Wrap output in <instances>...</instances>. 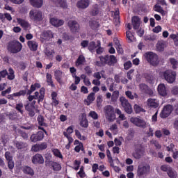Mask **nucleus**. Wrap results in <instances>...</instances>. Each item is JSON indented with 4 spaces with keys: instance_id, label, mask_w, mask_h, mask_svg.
<instances>
[{
    "instance_id": "cd10ccee",
    "label": "nucleus",
    "mask_w": 178,
    "mask_h": 178,
    "mask_svg": "<svg viewBox=\"0 0 178 178\" xmlns=\"http://www.w3.org/2000/svg\"><path fill=\"white\" fill-rule=\"evenodd\" d=\"M17 22L18 24H20L21 27L24 29V30H27L30 27V24L29 22L22 18H17Z\"/></svg>"
},
{
    "instance_id": "5701e85b",
    "label": "nucleus",
    "mask_w": 178,
    "mask_h": 178,
    "mask_svg": "<svg viewBox=\"0 0 178 178\" xmlns=\"http://www.w3.org/2000/svg\"><path fill=\"white\" fill-rule=\"evenodd\" d=\"M15 147L17 148V149H26L29 147V144L26 142L22 141H15L14 143Z\"/></svg>"
},
{
    "instance_id": "7c9ffc66",
    "label": "nucleus",
    "mask_w": 178,
    "mask_h": 178,
    "mask_svg": "<svg viewBox=\"0 0 178 178\" xmlns=\"http://www.w3.org/2000/svg\"><path fill=\"white\" fill-rule=\"evenodd\" d=\"M27 45L31 51H37L38 49V44L34 40H29Z\"/></svg>"
},
{
    "instance_id": "a19ab883",
    "label": "nucleus",
    "mask_w": 178,
    "mask_h": 178,
    "mask_svg": "<svg viewBox=\"0 0 178 178\" xmlns=\"http://www.w3.org/2000/svg\"><path fill=\"white\" fill-rule=\"evenodd\" d=\"M45 55L49 58V59H52L54 58V55H55V51L51 50L49 49H45Z\"/></svg>"
},
{
    "instance_id": "1a4fd4ad",
    "label": "nucleus",
    "mask_w": 178,
    "mask_h": 178,
    "mask_svg": "<svg viewBox=\"0 0 178 178\" xmlns=\"http://www.w3.org/2000/svg\"><path fill=\"white\" fill-rule=\"evenodd\" d=\"M120 101L121 102L122 106L124 108V111L129 115H131L133 113V107H131V104L129 103V100L126 99V97H120Z\"/></svg>"
},
{
    "instance_id": "393cba45",
    "label": "nucleus",
    "mask_w": 178,
    "mask_h": 178,
    "mask_svg": "<svg viewBox=\"0 0 178 178\" xmlns=\"http://www.w3.org/2000/svg\"><path fill=\"white\" fill-rule=\"evenodd\" d=\"M55 5L63 8V9H67V1L66 0H51Z\"/></svg>"
},
{
    "instance_id": "e433bc0d",
    "label": "nucleus",
    "mask_w": 178,
    "mask_h": 178,
    "mask_svg": "<svg viewBox=\"0 0 178 178\" xmlns=\"http://www.w3.org/2000/svg\"><path fill=\"white\" fill-rule=\"evenodd\" d=\"M154 10L155 12H158L159 13H161V15L162 16H165V15H166V13H165V10H163V8L161 6H159L158 4H155L154 6Z\"/></svg>"
},
{
    "instance_id": "5fc2aeb1",
    "label": "nucleus",
    "mask_w": 178,
    "mask_h": 178,
    "mask_svg": "<svg viewBox=\"0 0 178 178\" xmlns=\"http://www.w3.org/2000/svg\"><path fill=\"white\" fill-rule=\"evenodd\" d=\"M126 35H127V40H128V42H132L133 37H134V35H133V33H131V32L130 31H128L126 32Z\"/></svg>"
},
{
    "instance_id": "473e14b6",
    "label": "nucleus",
    "mask_w": 178,
    "mask_h": 178,
    "mask_svg": "<svg viewBox=\"0 0 178 178\" xmlns=\"http://www.w3.org/2000/svg\"><path fill=\"white\" fill-rule=\"evenodd\" d=\"M31 2V5L33 6V8H42L43 3H44V0H29Z\"/></svg>"
},
{
    "instance_id": "4be33fe9",
    "label": "nucleus",
    "mask_w": 178,
    "mask_h": 178,
    "mask_svg": "<svg viewBox=\"0 0 178 178\" xmlns=\"http://www.w3.org/2000/svg\"><path fill=\"white\" fill-rule=\"evenodd\" d=\"M157 91L161 97H166L168 95V92L166 91V86L163 83H160L158 86Z\"/></svg>"
},
{
    "instance_id": "49530a36",
    "label": "nucleus",
    "mask_w": 178,
    "mask_h": 178,
    "mask_svg": "<svg viewBox=\"0 0 178 178\" xmlns=\"http://www.w3.org/2000/svg\"><path fill=\"white\" fill-rule=\"evenodd\" d=\"M167 175L170 178H177V173H176V172L173 171V168L172 167L168 171Z\"/></svg>"
},
{
    "instance_id": "b1692460",
    "label": "nucleus",
    "mask_w": 178,
    "mask_h": 178,
    "mask_svg": "<svg viewBox=\"0 0 178 178\" xmlns=\"http://www.w3.org/2000/svg\"><path fill=\"white\" fill-rule=\"evenodd\" d=\"M50 23L52 26H54V27H60V26H63L65 21L58 19L57 18H51Z\"/></svg>"
},
{
    "instance_id": "bf43d9fd",
    "label": "nucleus",
    "mask_w": 178,
    "mask_h": 178,
    "mask_svg": "<svg viewBox=\"0 0 178 178\" xmlns=\"http://www.w3.org/2000/svg\"><path fill=\"white\" fill-rule=\"evenodd\" d=\"M12 92V87L8 88L6 90L1 92V97H5L6 94H10Z\"/></svg>"
},
{
    "instance_id": "4c0bfd02",
    "label": "nucleus",
    "mask_w": 178,
    "mask_h": 178,
    "mask_svg": "<svg viewBox=\"0 0 178 178\" xmlns=\"http://www.w3.org/2000/svg\"><path fill=\"white\" fill-rule=\"evenodd\" d=\"M46 80L48 86H50L51 87H55V84H54V81H52V75L51 74H46Z\"/></svg>"
},
{
    "instance_id": "72a5a7b5",
    "label": "nucleus",
    "mask_w": 178,
    "mask_h": 178,
    "mask_svg": "<svg viewBox=\"0 0 178 178\" xmlns=\"http://www.w3.org/2000/svg\"><path fill=\"white\" fill-rule=\"evenodd\" d=\"M84 63H86V57L83 55H79L75 61L76 67H79V66H81V65H84Z\"/></svg>"
},
{
    "instance_id": "c9c22d12",
    "label": "nucleus",
    "mask_w": 178,
    "mask_h": 178,
    "mask_svg": "<svg viewBox=\"0 0 178 178\" xmlns=\"http://www.w3.org/2000/svg\"><path fill=\"white\" fill-rule=\"evenodd\" d=\"M24 107L30 118H34V116H35V111H34L35 108L30 107V106H24Z\"/></svg>"
},
{
    "instance_id": "ddd939ff",
    "label": "nucleus",
    "mask_w": 178,
    "mask_h": 178,
    "mask_svg": "<svg viewBox=\"0 0 178 178\" xmlns=\"http://www.w3.org/2000/svg\"><path fill=\"white\" fill-rule=\"evenodd\" d=\"M45 135L42 131H38L36 134H33L30 137L31 143H38V141H42Z\"/></svg>"
},
{
    "instance_id": "a211bd4d",
    "label": "nucleus",
    "mask_w": 178,
    "mask_h": 178,
    "mask_svg": "<svg viewBox=\"0 0 178 178\" xmlns=\"http://www.w3.org/2000/svg\"><path fill=\"white\" fill-rule=\"evenodd\" d=\"M32 163L34 165H42L44 163V157L40 154H36L32 157Z\"/></svg>"
},
{
    "instance_id": "f8f14e48",
    "label": "nucleus",
    "mask_w": 178,
    "mask_h": 178,
    "mask_svg": "<svg viewBox=\"0 0 178 178\" xmlns=\"http://www.w3.org/2000/svg\"><path fill=\"white\" fill-rule=\"evenodd\" d=\"M131 123L135 124V126H137V127H140V129H145L147 127V122H145V120L140 118H137V117L131 118Z\"/></svg>"
},
{
    "instance_id": "6e6552de",
    "label": "nucleus",
    "mask_w": 178,
    "mask_h": 178,
    "mask_svg": "<svg viewBox=\"0 0 178 178\" xmlns=\"http://www.w3.org/2000/svg\"><path fill=\"white\" fill-rule=\"evenodd\" d=\"M45 166L50 168V169H52L54 172H60V170H62V165L60 163L53 161L51 159H46Z\"/></svg>"
},
{
    "instance_id": "dca6fc26",
    "label": "nucleus",
    "mask_w": 178,
    "mask_h": 178,
    "mask_svg": "<svg viewBox=\"0 0 178 178\" xmlns=\"http://www.w3.org/2000/svg\"><path fill=\"white\" fill-rule=\"evenodd\" d=\"M139 88L142 92H144V94H147V95H149L150 97L154 95V91L145 83H141L139 86Z\"/></svg>"
},
{
    "instance_id": "3c124183",
    "label": "nucleus",
    "mask_w": 178,
    "mask_h": 178,
    "mask_svg": "<svg viewBox=\"0 0 178 178\" xmlns=\"http://www.w3.org/2000/svg\"><path fill=\"white\" fill-rule=\"evenodd\" d=\"M43 37H44V38H54V34L51 31H46L43 33Z\"/></svg>"
},
{
    "instance_id": "4d7b16f0",
    "label": "nucleus",
    "mask_w": 178,
    "mask_h": 178,
    "mask_svg": "<svg viewBox=\"0 0 178 178\" xmlns=\"http://www.w3.org/2000/svg\"><path fill=\"white\" fill-rule=\"evenodd\" d=\"M98 13H99V10L97 7H94L90 12L91 16H97Z\"/></svg>"
},
{
    "instance_id": "603ef678",
    "label": "nucleus",
    "mask_w": 178,
    "mask_h": 178,
    "mask_svg": "<svg viewBox=\"0 0 178 178\" xmlns=\"http://www.w3.org/2000/svg\"><path fill=\"white\" fill-rule=\"evenodd\" d=\"M75 136L79 138V140H82L83 141H85L86 136H81V133H80V131L76 129L75 130Z\"/></svg>"
},
{
    "instance_id": "f3484780",
    "label": "nucleus",
    "mask_w": 178,
    "mask_h": 178,
    "mask_svg": "<svg viewBox=\"0 0 178 178\" xmlns=\"http://www.w3.org/2000/svg\"><path fill=\"white\" fill-rule=\"evenodd\" d=\"M34 96L37 98L38 104L42 102L44 98H45V88H41L40 89V92H35Z\"/></svg>"
},
{
    "instance_id": "2f4dec72",
    "label": "nucleus",
    "mask_w": 178,
    "mask_h": 178,
    "mask_svg": "<svg viewBox=\"0 0 178 178\" xmlns=\"http://www.w3.org/2000/svg\"><path fill=\"white\" fill-rule=\"evenodd\" d=\"M63 76V72L60 70H56L54 72L55 79L59 84H62V76Z\"/></svg>"
},
{
    "instance_id": "37998d69",
    "label": "nucleus",
    "mask_w": 178,
    "mask_h": 178,
    "mask_svg": "<svg viewBox=\"0 0 178 178\" xmlns=\"http://www.w3.org/2000/svg\"><path fill=\"white\" fill-rule=\"evenodd\" d=\"M104 102V99H102V95H98L96 99L97 102V106L99 108V109H101L102 108V102Z\"/></svg>"
},
{
    "instance_id": "79ce46f5",
    "label": "nucleus",
    "mask_w": 178,
    "mask_h": 178,
    "mask_svg": "<svg viewBox=\"0 0 178 178\" xmlns=\"http://www.w3.org/2000/svg\"><path fill=\"white\" fill-rule=\"evenodd\" d=\"M88 99V102H89V104H88V105H90V104L94 102V101H95V93L94 92H90L87 97Z\"/></svg>"
},
{
    "instance_id": "39448f33",
    "label": "nucleus",
    "mask_w": 178,
    "mask_h": 178,
    "mask_svg": "<svg viewBox=\"0 0 178 178\" xmlns=\"http://www.w3.org/2000/svg\"><path fill=\"white\" fill-rule=\"evenodd\" d=\"M176 72L172 70H167L163 72V76L168 83H170V84H172L176 81Z\"/></svg>"
},
{
    "instance_id": "4468645a",
    "label": "nucleus",
    "mask_w": 178,
    "mask_h": 178,
    "mask_svg": "<svg viewBox=\"0 0 178 178\" xmlns=\"http://www.w3.org/2000/svg\"><path fill=\"white\" fill-rule=\"evenodd\" d=\"M4 156L8 162V169H10V170H13L15 168V161H13V156H12V154L10 152H6Z\"/></svg>"
},
{
    "instance_id": "680f3d73",
    "label": "nucleus",
    "mask_w": 178,
    "mask_h": 178,
    "mask_svg": "<svg viewBox=\"0 0 178 178\" xmlns=\"http://www.w3.org/2000/svg\"><path fill=\"white\" fill-rule=\"evenodd\" d=\"M133 73H134V70L131 69L127 73V77L129 80H133Z\"/></svg>"
},
{
    "instance_id": "6ab92c4d",
    "label": "nucleus",
    "mask_w": 178,
    "mask_h": 178,
    "mask_svg": "<svg viewBox=\"0 0 178 178\" xmlns=\"http://www.w3.org/2000/svg\"><path fill=\"white\" fill-rule=\"evenodd\" d=\"M26 92H27V90H22L15 93L8 95L7 96V98H8V99H10L11 101H13V99H15V97H24V95H26Z\"/></svg>"
},
{
    "instance_id": "0e129e2a",
    "label": "nucleus",
    "mask_w": 178,
    "mask_h": 178,
    "mask_svg": "<svg viewBox=\"0 0 178 178\" xmlns=\"http://www.w3.org/2000/svg\"><path fill=\"white\" fill-rule=\"evenodd\" d=\"M172 167L168 165H163L161 166V170H162L163 172H169V170Z\"/></svg>"
},
{
    "instance_id": "a878e982",
    "label": "nucleus",
    "mask_w": 178,
    "mask_h": 178,
    "mask_svg": "<svg viewBox=\"0 0 178 178\" xmlns=\"http://www.w3.org/2000/svg\"><path fill=\"white\" fill-rule=\"evenodd\" d=\"M99 22H98V19H95V18H92L89 21V26L92 30H97L99 27Z\"/></svg>"
},
{
    "instance_id": "2eb2a0df",
    "label": "nucleus",
    "mask_w": 178,
    "mask_h": 178,
    "mask_svg": "<svg viewBox=\"0 0 178 178\" xmlns=\"http://www.w3.org/2000/svg\"><path fill=\"white\" fill-rule=\"evenodd\" d=\"M48 148V144L45 142L42 143L41 144H35L32 146L31 151L33 152H40V151H44Z\"/></svg>"
},
{
    "instance_id": "ea45409f",
    "label": "nucleus",
    "mask_w": 178,
    "mask_h": 178,
    "mask_svg": "<svg viewBox=\"0 0 178 178\" xmlns=\"http://www.w3.org/2000/svg\"><path fill=\"white\" fill-rule=\"evenodd\" d=\"M24 106L23 105V103H18L15 106V109L19 112V113H21V115H23L24 113Z\"/></svg>"
},
{
    "instance_id": "f704fd0d",
    "label": "nucleus",
    "mask_w": 178,
    "mask_h": 178,
    "mask_svg": "<svg viewBox=\"0 0 178 178\" xmlns=\"http://www.w3.org/2000/svg\"><path fill=\"white\" fill-rule=\"evenodd\" d=\"M147 105L150 108H154V109H156V108H158V106H159V104L156 102V99H148Z\"/></svg>"
},
{
    "instance_id": "13d9d810",
    "label": "nucleus",
    "mask_w": 178,
    "mask_h": 178,
    "mask_svg": "<svg viewBox=\"0 0 178 178\" xmlns=\"http://www.w3.org/2000/svg\"><path fill=\"white\" fill-rule=\"evenodd\" d=\"M131 66H133V64L130 60L127 61L126 63H124V69H125V70H129V69H130Z\"/></svg>"
},
{
    "instance_id": "0eeeda50",
    "label": "nucleus",
    "mask_w": 178,
    "mask_h": 178,
    "mask_svg": "<svg viewBox=\"0 0 178 178\" xmlns=\"http://www.w3.org/2000/svg\"><path fill=\"white\" fill-rule=\"evenodd\" d=\"M29 17L33 22L38 23V22L42 21V12L40 10H31L29 13Z\"/></svg>"
},
{
    "instance_id": "9b49d317",
    "label": "nucleus",
    "mask_w": 178,
    "mask_h": 178,
    "mask_svg": "<svg viewBox=\"0 0 178 178\" xmlns=\"http://www.w3.org/2000/svg\"><path fill=\"white\" fill-rule=\"evenodd\" d=\"M67 26L73 34L79 33L80 31V24L76 20H70L67 22Z\"/></svg>"
},
{
    "instance_id": "f03ea898",
    "label": "nucleus",
    "mask_w": 178,
    "mask_h": 178,
    "mask_svg": "<svg viewBox=\"0 0 178 178\" xmlns=\"http://www.w3.org/2000/svg\"><path fill=\"white\" fill-rule=\"evenodd\" d=\"M23 48V44L18 40H11L8 43L7 49L10 54H19Z\"/></svg>"
},
{
    "instance_id": "c756f323",
    "label": "nucleus",
    "mask_w": 178,
    "mask_h": 178,
    "mask_svg": "<svg viewBox=\"0 0 178 178\" xmlns=\"http://www.w3.org/2000/svg\"><path fill=\"white\" fill-rule=\"evenodd\" d=\"M80 126H81V127H84L85 129L88 127V120H87V115H86V113H82L81 115Z\"/></svg>"
},
{
    "instance_id": "c85d7f7f",
    "label": "nucleus",
    "mask_w": 178,
    "mask_h": 178,
    "mask_svg": "<svg viewBox=\"0 0 178 178\" xmlns=\"http://www.w3.org/2000/svg\"><path fill=\"white\" fill-rule=\"evenodd\" d=\"M37 88H41V84L39 83H35L34 84H32L31 86L30 90H28L26 94L27 95H31V94H33V92H34Z\"/></svg>"
},
{
    "instance_id": "9d476101",
    "label": "nucleus",
    "mask_w": 178,
    "mask_h": 178,
    "mask_svg": "<svg viewBox=\"0 0 178 178\" xmlns=\"http://www.w3.org/2000/svg\"><path fill=\"white\" fill-rule=\"evenodd\" d=\"M173 112V106L168 104L163 106V110L160 113L161 119H166Z\"/></svg>"
},
{
    "instance_id": "20e7f679",
    "label": "nucleus",
    "mask_w": 178,
    "mask_h": 178,
    "mask_svg": "<svg viewBox=\"0 0 178 178\" xmlns=\"http://www.w3.org/2000/svg\"><path fill=\"white\" fill-rule=\"evenodd\" d=\"M106 118L108 122H113L116 119V115L115 114V108L111 105H107L104 108Z\"/></svg>"
},
{
    "instance_id": "864d4df0",
    "label": "nucleus",
    "mask_w": 178,
    "mask_h": 178,
    "mask_svg": "<svg viewBox=\"0 0 178 178\" xmlns=\"http://www.w3.org/2000/svg\"><path fill=\"white\" fill-rule=\"evenodd\" d=\"M134 109L136 113H140V112H145V110H144V108H141V106L137 104L134 105Z\"/></svg>"
},
{
    "instance_id": "de8ad7c7",
    "label": "nucleus",
    "mask_w": 178,
    "mask_h": 178,
    "mask_svg": "<svg viewBox=\"0 0 178 178\" xmlns=\"http://www.w3.org/2000/svg\"><path fill=\"white\" fill-rule=\"evenodd\" d=\"M7 76L8 80H15V71L12 68H9L8 74Z\"/></svg>"
},
{
    "instance_id": "c03bdc74",
    "label": "nucleus",
    "mask_w": 178,
    "mask_h": 178,
    "mask_svg": "<svg viewBox=\"0 0 178 178\" xmlns=\"http://www.w3.org/2000/svg\"><path fill=\"white\" fill-rule=\"evenodd\" d=\"M52 152L54 156H56V158L63 159V156L62 155V153H60V151L58 149H53Z\"/></svg>"
},
{
    "instance_id": "774afa93",
    "label": "nucleus",
    "mask_w": 178,
    "mask_h": 178,
    "mask_svg": "<svg viewBox=\"0 0 178 178\" xmlns=\"http://www.w3.org/2000/svg\"><path fill=\"white\" fill-rule=\"evenodd\" d=\"M132 155L135 159H140L141 158V155H143V153L135 151Z\"/></svg>"
},
{
    "instance_id": "423d86ee",
    "label": "nucleus",
    "mask_w": 178,
    "mask_h": 178,
    "mask_svg": "<svg viewBox=\"0 0 178 178\" xmlns=\"http://www.w3.org/2000/svg\"><path fill=\"white\" fill-rule=\"evenodd\" d=\"M151 170V166L148 164H140L138 166L137 169V176L138 177H143V176H147L148 173H149V170Z\"/></svg>"
},
{
    "instance_id": "58836bf2",
    "label": "nucleus",
    "mask_w": 178,
    "mask_h": 178,
    "mask_svg": "<svg viewBox=\"0 0 178 178\" xmlns=\"http://www.w3.org/2000/svg\"><path fill=\"white\" fill-rule=\"evenodd\" d=\"M37 120L39 126H44V127H47L48 126L44 122L45 119H44V116L39 115L38 116Z\"/></svg>"
},
{
    "instance_id": "e2e57ef3",
    "label": "nucleus",
    "mask_w": 178,
    "mask_h": 178,
    "mask_svg": "<svg viewBox=\"0 0 178 178\" xmlns=\"http://www.w3.org/2000/svg\"><path fill=\"white\" fill-rule=\"evenodd\" d=\"M89 116H90V118H93L95 120L98 119V114L95 111H90L89 113Z\"/></svg>"
},
{
    "instance_id": "412c9836",
    "label": "nucleus",
    "mask_w": 178,
    "mask_h": 178,
    "mask_svg": "<svg viewBox=\"0 0 178 178\" xmlns=\"http://www.w3.org/2000/svg\"><path fill=\"white\" fill-rule=\"evenodd\" d=\"M90 6V0H80L76 3V8L79 9H86Z\"/></svg>"
},
{
    "instance_id": "6e6d98bb",
    "label": "nucleus",
    "mask_w": 178,
    "mask_h": 178,
    "mask_svg": "<svg viewBox=\"0 0 178 178\" xmlns=\"http://www.w3.org/2000/svg\"><path fill=\"white\" fill-rule=\"evenodd\" d=\"M63 136L66 137V138H67L68 140V144H72L74 139L72 136H70L69 134H67V133L66 131H64L63 133Z\"/></svg>"
},
{
    "instance_id": "338daca9",
    "label": "nucleus",
    "mask_w": 178,
    "mask_h": 178,
    "mask_svg": "<svg viewBox=\"0 0 178 178\" xmlns=\"http://www.w3.org/2000/svg\"><path fill=\"white\" fill-rule=\"evenodd\" d=\"M170 62L172 65V69H176L177 66V60L175 58H170Z\"/></svg>"
},
{
    "instance_id": "7ed1b4c3",
    "label": "nucleus",
    "mask_w": 178,
    "mask_h": 178,
    "mask_svg": "<svg viewBox=\"0 0 178 178\" xmlns=\"http://www.w3.org/2000/svg\"><path fill=\"white\" fill-rule=\"evenodd\" d=\"M144 57L148 62V63L152 65V66H156V65L159 63V58L158 57L156 54L152 51H147L146 53H145Z\"/></svg>"
},
{
    "instance_id": "69168bd1",
    "label": "nucleus",
    "mask_w": 178,
    "mask_h": 178,
    "mask_svg": "<svg viewBox=\"0 0 178 178\" xmlns=\"http://www.w3.org/2000/svg\"><path fill=\"white\" fill-rule=\"evenodd\" d=\"M19 134L21 136V137L24 138V140H27V138H29V134H27V133H26L25 131H19Z\"/></svg>"
},
{
    "instance_id": "a18cd8bd",
    "label": "nucleus",
    "mask_w": 178,
    "mask_h": 178,
    "mask_svg": "<svg viewBox=\"0 0 178 178\" xmlns=\"http://www.w3.org/2000/svg\"><path fill=\"white\" fill-rule=\"evenodd\" d=\"M156 48L159 52H162L165 49V43L163 42H158Z\"/></svg>"
},
{
    "instance_id": "f257e3e1",
    "label": "nucleus",
    "mask_w": 178,
    "mask_h": 178,
    "mask_svg": "<svg viewBox=\"0 0 178 178\" xmlns=\"http://www.w3.org/2000/svg\"><path fill=\"white\" fill-rule=\"evenodd\" d=\"M100 61L95 62L96 66L99 67H102V66H105V65H108V66H115V63H118V59L116 56L114 55H105L99 56Z\"/></svg>"
},
{
    "instance_id": "8fccbe9b",
    "label": "nucleus",
    "mask_w": 178,
    "mask_h": 178,
    "mask_svg": "<svg viewBox=\"0 0 178 178\" xmlns=\"http://www.w3.org/2000/svg\"><path fill=\"white\" fill-rule=\"evenodd\" d=\"M96 48H97V44H95V42L92 41L89 43L88 49L90 52H92V51L96 49Z\"/></svg>"
},
{
    "instance_id": "09e8293b",
    "label": "nucleus",
    "mask_w": 178,
    "mask_h": 178,
    "mask_svg": "<svg viewBox=\"0 0 178 178\" xmlns=\"http://www.w3.org/2000/svg\"><path fill=\"white\" fill-rule=\"evenodd\" d=\"M97 49H96V53L97 54V55H101V54L104 52V48L101 47V41H97Z\"/></svg>"
},
{
    "instance_id": "052dcab7",
    "label": "nucleus",
    "mask_w": 178,
    "mask_h": 178,
    "mask_svg": "<svg viewBox=\"0 0 178 178\" xmlns=\"http://www.w3.org/2000/svg\"><path fill=\"white\" fill-rule=\"evenodd\" d=\"M135 151L136 152H140V154H143V149H141L142 145L141 144H135Z\"/></svg>"
},
{
    "instance_id": "bb28decb",
    "label": "nucleus",
    "mask_w": 178,
    "mask_h": 178,
    "mask_svg": "<svg viewBox=\"0 0 178 178\" xmlns=\"http://www.w3.org/2000/svg\"><path fill=\"white\" fill-rule=\"evenodd\" d=\"M22 170L24 175H28V176H34V170L29 165H24L22 167Z\"/></svg>"
},
{
    "instance_id": "aec40b11",
    "label": "nucleus",
    "mask_w": 178,
    "mask_h": 178,
    "mask_svg": "<svg viewBox=\"0 0 178 178\" xmlns=\"http://www.w3.org/2000/svg\"><path fill=\"white\" fill-rule=\"evenodd\" d=\"M131 23L134 30H138L140 29V24H141V19L138 16H134L131 19Z\"/></svg>"
}]
</instances>
